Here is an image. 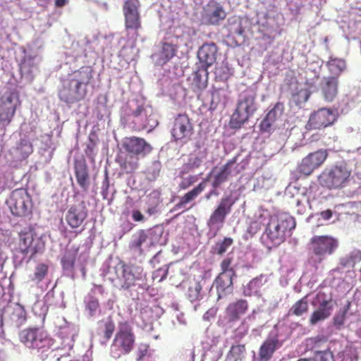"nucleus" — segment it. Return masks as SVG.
Instances as JSON below:
<instances>
[{
    "label": "nucleus",
    "instance_id": "ddd939ff",
    "mask_svg": "<svg viewBox=\"0 0 361 361\" xmlns=\"http://www.w3.org/2000/svg\"><path fill=\"white\" fill-rule=\"evenodd\" d=\"M233 204L234 201L231 197H222L207 220V226L210 229L214 228L220 229L223 226L226 216L231 212Z\"/></svg>",
    "mask_w": 361,
    "mask_h": 361
},
{
    "label": "nucleus",
    "instance_id": "4be33fe9",
    "mask_svg": "<svg viewBox=\"0 0 361 361\" xmlns=\"http://www.w3.org/2000/svg\"><path fill=\"white\" fill-rule=\"evenodd\" d=\"M320 89L324 99L327 102H333L338 92V77H324L320 83Z\"/></svg>",
    "mask_w": 361,
    "mask_h": 361
},
{
    "label": "nucleus",
    "instance_id": "39448f33",
    "mask_svg": "<svg viewBox=\"0 0 361 361\" xmlns=\"http://www.w3.org/2000/svg\"><path fill=\"white\" fill-rule=\"evenodd\" d=\"M295 227V221L293 217L281 215L271 218L264 235L272 245L276 246L283 242L286 233L294 229Z\"/></svg>",
    "mask_w": 361,
    "mask_h": 361
},
{
    "label": "nucleus",
    "instance_id": "6e6d98bb",
    "mask_svg": "<svg viewBox=\"0 0 361 361\" xmlns=\"http://www.w3.org/2000/svg\"><path fill=\"white\" fill-rule=\"evenodd\" d=\"M223 69H226L227 71L226 68H217L215 71V75L216 77L220 78L221 80H226L228 78V73L223 71Z\"/></svg>",
    "mask_w": 361,
    "mask_h": 361
},
{
    "label": "nucleus",
    "instance_id": "393cba45",
    "mask_svg": "<svg viewBox=\"0 0 361 361\" xmlns=\"http://www.w3.org/2000/svg\"><path fill=\"white\" fill-rule=\"evenodd\" d=\"M140 158V157L126 152L124 150L118 154L116 161L123 171L126 173H131L138 169Z\"/></svg>",
    "mask_w": 361,
    "mask_h": 361
},
{
    "label": "nucleus",
    "instance_id": "8fccbe9b",
    "mask_svg": "<svg viewBox=\"0 0 361 361\" xmlns=\"http://www.w3.org/2000/svg\"><path fill=\"white\" fill-rule=\"evenodd\" d=\"M148 348L149 345L145 343H141L139 347L137 352V361L143 360L147 357L148 355H150L148 354Z\"/></svg>",
    "mask_w": 361,
    "mask_h": 361
},
{
    "label": "nucleus",
    "instance_id": "a878e982",
    "mask_svg": "<svg viewBox=\"0 0 361 361\" xmlns=\"http://www.w3.org/2000/svg\"><path fill=\"white\" fill-rule=\"evenodd\" d=\"M156 233L153 231H145L144 230H140L137 233V237L132 242L130 247L132 249H136L139 250L140 253L142 252V246L145 245L147 247H151L154 246L156 244L155 238Z\"/></svg>",
    "mask_w": 361,
    "mask_h": 361
},
{
    "label": "nucleus",
    "instance_id": "680f3d73",
    "mask_svg": "<svg viewBox=\"0 0 361 361\" xmlns=\"http://www.w3.org/2000/svg\"><path fill=\"white\" fill-rule=\"evenodd\" d=\"M68 3V0H55V6L61 8L64 6Z\"/></svg>",
    "mask_w": 361,
    "mask_h": 361
},
{
    "label": "nucleus",
    "instance_id": "f8f14e48",
    "mask_svg": "<svg viewBox=\"0 0 361 361\" xmlns=\"http://www.w3.org/2000/svg\"><path fill=\"white\" fill-rule=\"evenodd\" d=\"M336 112L329 108H321L312 112L306 124L307 130H317L329 127L336 121Z\"/></svg>",
    "mask_w": 361,
    "mask_h": 361
},
{
    "label": "nucleus",
    "instance_id": "a19ab883",
    "mask_svg": "<svg viewBox=\"0 0 361 361\" xmlns=\"http://www.w3.org/2000/svg\"><path fill=\"white\" fill-rule=\"evenodd\" d=\"M246 353L245 345H237L231 347L228 356L233 358L234 361L241 360L242 357H245Z\"/></svg>",
    "mask_w": 361,
    "mask_h": 361
},
{
    "label": "nucleus",
    "instance_id": "7c9ffc66",
    "mask_svg": "<svg viewBox=\"0 0 361 361\" xmlns=\"http://www.w3.org/2000/svg\"><path fill=\"white\" fill-rule=\"evenodd\" d=\"M207 68L200 66L192 73V85L198 90H202L207 85Z\"/></svg>",
    "mask_w": 361,
    "mask_h": 361
},
{
    "label": "nucleus",
    "instance_id": "f3484780",
    "mask_svg": "<svg viewBox=\"0 0 361 361\" xmlns=\"http://www.w3.org/2000/svg\"><path fill=\"white\" fill-rule=\"evenodd\" d=\"M193 133V126L186 114H179L175 118L171 135L176 141L186 142Z\"/></svg>",
    "mask_w": 361,
    "mask_h": 361
},
{
    "label": "nucleus",
    "instance_id": "412c9836",
    "mask_svg": "<svg viewBox=\"0 0 361 361\" xmlns=\"http://www.w3.org/2000/svg\"><path fill=\"white\" fill-rule=\"evenodd\" d=\"M226 17V12L219 3L213 1L207 4L204 16L207 24L217 25Z\"/></svg>",
    "mask_w": 361,
    "mask_h": 361
},
{
    "label": "nucleus",
    "instance_id": "5701e85b",
    "mask_svg": "<svg viewBox=\"0 0 361 361\" xmlns=\"http://www.w3.org/2000/svg\"><path fill=\"white\" fill-rule=\"evenodd\" d=\"M217 47L215 43H204L197 51V57L201 66L209 68L214 63L216 60Z\"/></svg>",
    "mask_w": 361,
    "mask_h": 361
},
{
    "label": "nucleus",
    "instance_id": "4c0bfd02",
    "mask_svg": "<svg viewBox=\"0 0 361 361\" xmlns=\"http://www.w3.org/2000/svg\"><path fill=\"white\" fill-rule=\"evenodd\" d=\"M12 319L17 325H22L27 319V314L23 306L16 304L12 312Z\"/></svg>",
    "mask_w": 361,
    "mask_h": 361
},
{
    "label": "nucleus",
    "instance_id": "bb28decb",
    "mask_svg": "<svg viewBox=\"0 0 361 361\" xmlns=\"http://www.w3.org/2000/svg\"><path fill=\"white\" fill-rule=\"evenodd\" d=\"M282 111L283 104L280 102L276 103L262 121L260 130L264 132H269L276 118L281 114Z\"/></svg>",
    "mask_w": 361,
    "mask_h": 361
},
{
    "label": "nucleus",
    "instance_id": "4468645a",
    "mask_svg": "<svg viewBox=\"0 0 361 361\" xmlns=\"http://www.w3.org/2000/svg\"><path fill=\"white\" fill-rule=\"evenodd\" d=\"M327 157L326 149H319L310 153L302 159L297 167V171L301 175L308 176L324 164Z\"/></svg>",
    "mask_w": 361,
    "mask_h": 361
},
{
    "label": "nucleus",
    "instance_id": "20e7f679",
    "mask_svg": "<svg viewBox=\"0 0 361 361\" xmlns=\"http://www.w3.org/2000/svg\"><path fill=\"white\" fill-rule=\"evenodd\" d=\"M135 343V335L132 326L127 321L120 322L110 348L111 355L118 359L128 355L133 350Z\"/></svg>",
    "mask_w": 361,
    "mask_h": 361
},
{
    "label": "nucleus",
    "instance_id": "aec40b11",
    "mask_svg": "<svg viewBox=\"0 0 361 361\" xmlns=\"http://www.w3.org/2000/svg\"><path fill=\"white\" fill-rule=\"evenodd\" d=\"M333 309L334 301L331 296L319 300L318 308L312 312L310 317V324L315 325L319 322L329 318L332 313Z\"/></svg>",
    "mask_w": 361,
    "mask_h": 361
},
{
    "label": "nucleus",
    "instance_id": "f257e3e1",
    "mask_svg": "<svg viewBox=\"0 0 361 361\" xmlns=\"http://www.w3.org/2000/svg\"><path fill=\"white\" fill-rule=\"evenodd\" d=\"M93 73L91 66H85L69 73L61 80L58 92L59 99L68 104L83 100L87 94V87L93 80Z\"/></svg>",
    "mask_w": 361,
    "mask_h": 361
},
{
    "label": "nucleus",
    "instance_id": "9d476101",
    "mask_svg": "<svg viewBox=\"0 0 361 361\" xmlns=\"http://www.w3.org/2000/svg\"><path fill=\"white\" fill-rule=\"evenodd\" d=\"M19 339L26 347L37 350L49 348L51 344L47 333L38 328L23 330Z\"/></svg>",
    "mask_w": 361,
    "mask_h": 361
},
{
    "label": "nucleus",
    "instance_id": "0eeeda50",
    "mask_svg": "<svg viewBox=\"0 0 361 361\" xmlns=\"http://www.w3.org/2000/svg\"><path fill=\"white\" fill-rule=\"evenodd\" d=\"M351 171L344 165L326 169L319 176L320 184L330 190L344 187L349 181Z\"/></svg>",
    "mask_w": 361,
    "mask_h": 361
},
{
    "label": "nucleus",
    "instance_id": "9b49d317",
    "mask_svg": "<svg viewBox=\"0 0 361 361\" xmlns=\"http://www.w3.org/2000/svg\"><path fill=\"white\" fill-rule=\"evenodd\" d=\"M138 0H126L123 6L125 20V29L127 32L132 31L136 37L142 28L141 16L139 12Z\"/></svg>",
    "mask_w": 361,
    "mask_h": 361
},
{
    "label": "nucleus",
    "instance_id": "a211bd4d",
    "mask_svg": "<svg viewBox=\"0 0 361 361\" xmlns=\"http://www.w3.org/2000/svg\"><path fill=\"white\" fill-rule=\"evenodd\" d=\"M88 216V210L84 201L71 205L67 210L65 219L73 229L81 226Z\"/></svg>",
    "mask_w": 361,
    "mask_h": 361
},
{
    "label": "nucleus",
    "instance_id": "c85d7f7f",
    "mask_svg": "<svg viewBox=\"0 0 361 361\" xmlns=\"http://www.w3.org/2000/svg\"><path fill=\"white\" fill-rule=\"evenodd\" d=\"M247 308L246 300H240L230 304L227 309L226 313L231 320H236L245 313Z\"/></svg>",
    "mask_w": 361,
    "mask_h": 361
},
{
    "label": "nucleus",
    "instance_id": "864d4df0",
    "mask_svg": "<svg viewBox=\"0 0 361 361\" xmlns=\"http://www.w3.org/2000/svg\"><path fill=\"white\" fill-rule=\"evenodd\" d=\"M345 319V312L336 314L334 318V324L337 328L340 329L343 325Z\"/></svg>",
    "mask_w": 361,
    "mask_h": 361
},
{
    "label": "nucleus",
    "instance_id": "2eb2a0df",
    "mask_svg": "<svg viewBox=\"0 0 361 361\" xmlns=\"http://www.w3.org/2000/svg\"><path fill=\"white\" fill-rule=\"evenodd\" d=\"M18 103V96L13 92L6 93L0 97V124L7 126L11 122Z\"/></svg>",
    "mask_w": 361,
    "mask_h": 361
},
{
    "label": "nucleus",
    "instance_id": "f03ea898",
    "mask_svg": "<svg viewBox=\"0 0 361 361\" xmlns=\"http://www.w3.org/2000/svg\"><path fill=\"white\" fill-rule=\"evenodd\" d=\"M143 278V268L133 264L120 262L109 269L107 279L120 290H128Z\"/></svg>",
    "mask_w": 361,
    "mask_h": 361
},
{
    "label": "nucleus",
    "instance_id": "37998d69",
    "mask_svg": "<svg viewBox=\"0 0 361 361\" xmlns=\"http://www.w3.org/2000/svg\"><path fill=\"white\" fill-rule=\"evenodd\" d=\"M85 307L91 316L94 315L99 308V300L94 296H89L87 300L85 302Z\"/></svg>",
    "mask_w": 361,
    "mask_h": 361
},
{
    "label": "nucleus",
    "instance_id": "dca6fc26",
    "mask_svg": "<svg viewBox=\"0 0 361 361\" xmlns=\"http://www.w3.org/2000/svg\"><path fill=\"white\" fill-rule=\"evenodd\" d=\"M122 147L126 152H130L140 157H145L153 149L152 146L144 138L130 136L122 140Z\"/></svg>",
    "mask_w": 361,
    "mask_h": 361
},
{
    "label": "nucleus",
    "instance_id": "b1692460",
    "mask_svg": "<svg viewBox=\"0 0 361 361\" xmlns=\"http://www.w3.org/2000/svg\"><path fill=\"white\" fill-rule=\"evenodd\" d=\"M74 172L78 184L84 192H87L90 185V177L85 159L75 161Z\"/></svg>",
    "mask_w": 361,
    "mask_h": 361
},
{
    "label": "nucleus",
    "instance_id": "09e8293b",
    "mask_svg": "<svg viewBox=\"0 0 361 361\" xmlns=\"http://www.w3.org/2000/svg\"><path fill=\"white\" fill-rule=\"evenodd\" d=\"M197 180V178L195 176H189L188 177L183 179L180 183H179V189L180 190H186L190 186H192L193 184H195Z\"/></svg>",
    "mask_w": 361,
    "mask_h": 361
},
{
    "label": "nucleus",
    "instance_id": "cd10ccee",
    "mask_svg": "<svg viewBox=\"0 0 361 361\" xmlns=\"http://www.w3.org/2000/svg\"><path fill=\"white\" fill-rule=\"evenodd\" d=\"M308 345H312L315 350L316 359L317 361H334L333 353L330 350L317 351V348L319 347L320 343H325L326 340L322 337L310 338L307 340Z\"/></svg>",
    "mask_w": 361,
    "mask_h": 361
},
{
    "label": "nucleus",
    "instance_id": "f704fd0d",
    "mask_svg": "<svg viewBox=\"0 0 361 361\" xmlns=\"http://www.w3.org/2000/svg\"><path fill=\"white\" fill-rule=\"evenodd\" d=\"M308 310L309 305L307 298V296H305L292 305L288 311V314L300 317L307 313Z\"/></svg>",
    "mask_w": 361,
    "mask_h": 361
},
{
    "label": "nucleus",
    "instance_id": "4d7b16f0",
    "mask_svg": "<svg viewBox=\"0 0 361 361\" xmlns=\"http://www.w3.org/2000/svg\"><path fill=\"white\" fill-rule=\"evenodd\" d=\"M350 259L353 263L358 262L361 260V252L360 251H356L353 252L350 255Z\"/></svg>",
    "mask_w": 361,
    "mask_h": 361
},
{
    "label": "nucleus",
    "instance_id": "a18cd8bd",
    "mask_svg": "<svg viewBox=\"0 0 361 361\" xmlns=\"http://www.w3.org/2000/svg\"><path fill=\"white\" fill-rule=\"evenodd\" d=\"M176 52L174 46L169 43H164L162 46L161 56L166 60H169L173 58Z\"/></svg>",
    "mask_w": 361,
    "mask_h": 361
},
{
    "label": "nucleus",
    "instance_id": "338daca9",
    "mask_svg": "<svg viewBox=\"0 0 361 361\" xmlns=\"http://www.w3.org/2000/svg\"><path fill=\"white\" fill-rule=\"evenodd\" d=\"M322 296H324V293H319L317 295V298L318 300H320V298L322 297Z\"/></svg>",
    "mask_w": 361,
    "mask_h": 361
},
{
    "label": "nucleus",
    "instance_id": "bf43d9fd",
    "mask_svg": "<svg viewBox=\"0 0 361 361\" xmlns=\"http://www.w3.org/2000/svg\"><path fill=\"white\" fill-rule=\"evenodd\" d=\"M261 228V224L257 221H252L250 225V233H256L257 230Z\"/></svg>",
    "mask_w": 361,
    "mask_h": 361
},
{
    "label": "nucleus",
    "instance_id": "7ed1b4c3",
    "mask_svg": "<svg viewBox=\"0 0 361 361\" xmlns=\"http://www.w3.org/2000/svg\"><path fill=\"white\" fill-rule=\"evenodd\" d=\"M129 108L130 113L127 116L131 121L135 130H147L150 132L158 125V121L153 114L152 107L146 105L142 100H133Z\"/></svg>",
    "mask_w": 361,
    "mask_h": 361
},
{
    "label": "nucleus",
    "instance_id": "ea45409f",
    "mask_svg": "<svg viewBox=\"0 0 361 361\" xmlns=\"http://www.w3.org/2000/svg\"><path fill=\"white\" fill-rule=\"evenodd\" d=\"M233 239L231 238H224L221 242H218L212 247V252L219 255H222L226 252L228 247L233 244Z\"/></svg>",
    "mask_w": 361,
    "mask_h": 361
},
{
    "label": "nucleus",
    "instance_id": "5fc2aeb1",
    "mask_svg": "<svg viewBox=\"0 0 361 361\" xmlns=\"http://www.w3.org/2000/svg\"><path fill=\"white\" fill-rule=\"evenodd\" d=\"M132 219L134 221L140 222L145 220V216L139 210H133L132 212Z\"/></svg>",
    "mask_w": 361,
    "mask_h": 361
},
{
    "label": "nucleus",
    "instance_id": "e2e57ef3",
    "mask_svg": "<svg viewBox=\"0 0 361 361\" xmlns=\"http://www.w3.org/2000/svg\"><path fill=\"white\" fill-rule=\"evenodd\" d=\"M94 287L98 289V290L99 291V293L101 294L104 293V288L102 285H94Z\"/></svg>",
    "mask_w": 361,
    "mask_h": 361
},
{
    "label": "nucleus",
    "instance_id": "6e6552de",
    "mask_svg": "<svg viewBox=\"0 0 361 361\" xmlns=\"http://www.w3.org/2000/svg\"><path fill=\"white\" fill-rule=\"evenodd\" d=\"M7 204L12 214L16 216L24 217L32 214V197L25 188L14 190L7 200Z\"/></svg>",
    "mask_w": 361,
    "mask_h": 361
},
{
    "label": "nucleus",
    "instance_id": "e433bc0d",
    "mask_svg": "<svg viewBox=\"0 0 361 361\" xmlns=\"http://www.w3.org/2000/svg\"><path fill=\"white\" fill-rule=\"evenodd\" d=\"M101 323L102 324L101 330L103 334V338L106 341H108L111 338L115 331L114 322L112 318L108 317L105 320L102 321Z\"/></svg>",
    "mask_w": 361,
    "mask_h": 361
},
{
    "label": "nucleus",
    "instance_id": "69168bd1",
    "mask_svg": "<svg viewBox=\"0 0 361 361\" xmlns=\"http://www.w3.org/2000/svg\"><path fill=\"white\" fill-rule=\"evenodd\" d=\"M3 265H4V259H2V257L0 256V271H2Z\"/></svg>",
    "mask_w": 361,
    "mask_h": 361
},
{
    "label": "nucleus",
    "instance_id": "72a5a7b5",
    "mask_svg": "<svg viewBox=\"0 0 361 361\" xmlns=\"http://www.w3.org/2000/svg\"><path fill=\"white\" fill-rule=\"evenodd\" d=\"M233 274L220 273L215 280L216 287L219 291L230 292L232 290V276Z\"/></svg>",
    "mask_w": 361,
    "mask_h": 361
},
{
    "label": "nucleus",
    "instance_id": "774afa93",
    "mask_svg": "<svg viewBox=\"0 0 361 361\" xmlns=\"http://www.w3.org/2000/svg\"><path fill=\"white\" fill-rule=\"evenodd\" d=\"M147 212H148L149 214H152V209L149 208V209H147Z\"/></svg>",
    "mask_w": 361,
    "mask_h": 361
},
{
    "label": "nucleus",
    "instance_id": "0e129e2a",
    "mask_svg": "<svg viewBox=\"0 0 361 361\" xmlns=\"http://www.w3.org/2000/svg\"><path fill=\"white\" fill-rule=\"evenodd\" d=\"M298 361H316V360L313 358H301V359H299Z\"/></svg>",
    "mask_w": 361,
    "mask_h": 361
},
{
    "label": "nucleus",
    "instance_id": "6ab92c4d",
    "mask_svg": "<svg viewBox=\"0 0 361 361\" xmlns=\"http://www.w3.org/2000/svg\"><path fill=\"white\" fill-rule=\"evenodd\" d=\"M234 165L235 161L230 160L219 167H214L210 173L207 175V177L204 180L207 181L210 178H212V188L217 189L223 183L228 181L230 177L232 176Z\"/></svg>",
    "mask_w": 361,
    "mask_h": 361
},
{
    "label": "nucleus",
    "instance_id": "3c124183",
    "mask_svg": "<svg viewBox=\"0 0 361 361\" xmlns=\"http://www.w3.org/2000/svg\"><path fill=\"white\" fill-rule=\"evenodd\" d=\"M231 30L233 33L237 34L238 36H243L245 33V29L243 27L242 20H237L235 22L233 27H231Z\"/></svg>",
    "mask_w": 361,
    "mask_h": 361
},
{
    "label": "nucleus",
    "instance_id": "c9c22d12",
    "mask_svg": "<svg viewBox=\"0 0 361 361\" xmlns=\"http://www.w3.org/2000/svg\"><path fill=\"white\" fill-rule=\"evenodd\" d=\"M49 266L47 264L40 262L36 265L34 272L30 278L32 282L39 283L47 276Z\"/></svg>",
    "mask_w": 361,
    "mask_h": 361
},
{
    "label": "nucleus",
    "instance_id": "58836bf2",
    "mask_svg": "<svg viewBox=\"0 0 361 361\" xmlns=\"http://www.w3.org/2000/svg\"><path fill=\"white\" fill-rule=\"evenodd\" d=\"M329 70L337 75L342 73L346 68L345 61L341 59H331L328 62Z\"/></svg>",
    "mask_w": 361,
    "mask_h": 361
},
{
    "label": "nucleus",
    "instance_id": "13d9d810",
    "mask_svg": "<svg viewBox=\"0 0 361 361\" xmlns=\"http://www.w3.org/2000/svg\"><path fill=\"white\" fill-rule=\"evenodd\" d=\"M320 216L321 217L324 219V220H329L330 219L332 216H333V213H332V211L330 210V209H326L325 211H323V212H320Z\"/></svg>",
    "mask_w": 361,
    "mask_h": 361
},
{
    "label": "nucleus",
    "instance_id": "c03bdc74",
    "mask_svg": "<svg viewBox=\"0 0 361 361\" xmlns=\"http://www.w3.org/2000/svg\"><path fill=\"white\" fill-rule=\"evenodd\" d=\"M17 150L20 152L23 157H27L32 152V145L27 140H20Z\"/></svg>",
    "mask_w": 361,
    "mask_h": 361
},
{
    "label": "nucleus",
    "instance_id": "2f4dec72",
    "mask_svg": "<svg viewBox=\"0 0 361 361\" xmlns=\"http://www.w3.org/2000/svg\"><path fill=\"white\" fill-rule=\"evenodd\" d=\"M248 119V104L246 102H240L233 113L231 121L236 122L235 127L240 126Z\"/></svg>",
    "mask_w": 361,
    "mask_h": 361
},
{
    "label": "nucleus",
    "instance_id": "79ce46f5",
    "mask_svg": "<svg viewBox=\"0 0 361 361\" xmlns=\"http://www.w3.org/2000/svg\"><path fill=\"white\" fill-rule=\"evenodd\" d=\"M202 286L200 282L194 281L188 288V298L191 301H195L200 299Z\"/></svg>",
    "mask_w": 361,
    "mask_h": 361
},
{
    "label": "nucleus",
    "instance_id": "49530a36",
    "mask_svg": "<svg viewBox=\"0 0 361 361\" xmlns=\"http://www.w3.org/2000/svg\"><path fill=\"white\" fill-rule=\"evenodd\" d=\"M168 272V268H159L153 272L152 279L154 281L157 280L158 282H161L166 279Z\"/></svg>",
    "mask_w": 361,
    "mask_h": 361
},
{
    "label": "nucleus",
    "instance_id": "473e14b6",
    "mask_svg": "<svg viewBox=\"0 0 361 361\" xmlns=\"http://www.w3.org/2000/svg\"><path fill=\"white\" fill-rule=\"evenodd\" d=\"M277 340L270 339L264 342L259 349V355L262 361H268L276 350Z\"/></svg>",
    "mask_w": 361,
    "mask_h": 361
},
{
    "label": "nucleus",
    "instance_id": "c756f323",
    "mask_svg": "<svg viewBox=\"0 0 361 361\" xmlns=\"http://www.w3.org/2000/svg\"><path fill=\"white\" fill-rule=\"evenodd\" d=\"M206 185V180H202L196 187H195L193 189L188 191L183 197H181L179 202L176 204V207L180 208L193 201L199 195H200L204 190Z\"/></svg>",
    "mask_w": 361,
    "mask_h": 361
},
{
    "label": "nucleus",
    "instance_id": "423d86ee",
    "mask_svg": "<svg viewBox=\"0 0 361 361\" xmlns=\"http://www.w3.org/2000/svg\"><path fill=\"white\" fill-rule=\"evenodd\" d=\"M18 236V247L22 254L30 255V257H33L44 250L45 243L33 227L24 228L19 232Z\"/></svg>",
    "mask_w": 361,
    "mask_h": 361
},
{
    "label": "nucleus",
    "instance_id": "de8ad7c7",
    "mask_svg": "<svg viewBox=\"0 0 361 361\" xmlns=\"http://www.w3.org/2000/svg\"><path fill=\"white\" fill-rule=\"evenodd\" d=\"M231 263H232V258L226 257V258L224 259L221 263V273L234 274V271H233V268L231 267Z\"/></svg>",
    "mask_w": 361,
    "mask_h": 361
},
{
    "label": "nucleus",
    "instance_id": "603ef678",
    "mask_svg": "<svg viewBox=\"0 0 361 361\" xmlns=\"http://www.w3.org/2000/svg\"><path fill=\"white\" fill-rule=\"evenodd\" d=\"M75 263V258L71 255H65L61 259V264L64 268L73 267Z\"/></svg>",
    "mask_w": 361,
    "mask_h": 361
},
{
    "label": "nucleus",
    "instance_id": "1a4fd4ad",
    "mask_svg": "<svg viewBox=\"0 0 361 361\" xmlns=\"http://www.w3.org/2000/svg\"><path fill=\"white\" fill-rule=\"evenodd\" d=\"M338 246V240L330 235H314L310 241V249L316 257V263H321L326 255H332Z\"/></svg>",
    "mask_w": 361,
    "mask_h": 361
},
{
    "label": "nucleus",
    "instance_id": "052dcab7",
    "mask_svg": "<svg viewBox=\"0 0 361 361\" xmlns=\"http://www.w3.org/2000/svg\"><path fill=\"white\" fill-rule=\"evenodd\" d=\"M219 195V192L216 189L213 188V190H210L205 196L207 200L210 199L212 196H217Z\"/></svg>",
    "mask_w": 361,
    "mask_h": 361
}]
</instances>
